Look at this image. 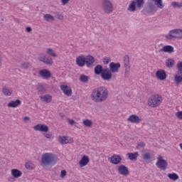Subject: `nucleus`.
<instances>
[{
  "label": "nucleus",
  "mask_w": 182,
  "mask_h": 182,
  "mask_svg": "<svg viewBox=\"0 0 182 182\" xmlns=\"http://www.w3.org/2000/svg\"><path fill=\"white\" fill-rule=\"evenodd\" d=\"M109 91L107 88L103 86L95 88L91 93V99L95 103H102L107 100Z\"/></svg>",
  "instance_id": "obj_1"
},
{
  "label": "nucleus",
  "mask_w": 182,
  "mask_h": 182,
  "mask_svg": "<svg viewBox=\"0 0 182 182\" xmlns=\"http://www.w3.org/2000/svg\"><path fill=\"white\" fill-rule=\"evenodd\" d=\"M57 161L58 156L52 153H46L41 156L42 166H54Z\"/></svg>",
  "instance_id": "obj_2"
},
{
  "label": "nucleus",
  "mask_w": 182,
  "mask_h": 182,
  "mask_svg": "<svg viewBox=\"0 0 182 182\" xmlns=\"http://www.w3.org/2000/svg\"><path fill=\"white\" fill-rule=\"evenodd\" d=\"M163 97L160 95H154L149 98L148 105L151 107H157L161 105Z\"/></svg>",
  "instance_id": "obj_3"
},
{
  "label": "nucleus",
  "mask_w": 182,
  "mask_h": 182,
  "mask_svg": "<svg viewBox=\"0 0 182 182\" xmlns=\"http://www.w3.org/2000/svg\"><path fill=\"white\" fill-rule=\"evenodd\" d=\"M136 8H138V9H141V8H143V5H144V0L132 1L128 7V11L130 12H136Z\"/></svg>",
  "instance_id": "obj_4"
},
{
  "label": "nucleus",
  "mask_w": 182,
  "mask_h": 182,
  "mask_svg": "<svg viewBox=\"0 0 182 182\" xmlns=\"http://www.w3.org/2000/svg\"><path fill=\"white\" fill-rule=\"evenodd\" d=\"M156 167H158V168H160V170L166 171V170H167L168 163L166 159H163V156H161V155H159L157 158V162L156 164Z\"/></svg>",
  "instance_id": "obj_5"
},
{
  "label": "nucleus",
  "mask_w": 182,
  "mask_h": 182,
  "mask_svg": "<svg viewBox=\"0 0 182 182\" xmlns=\"http://www.w3.org/2000/svg\"><path fill=\"white\" fill-rule=\"evenodd\" d=\"M102 9L105 14H112L113 12V4H112V1L104 0L102 1Z\"/></svg>",
  "instance_id": "obj_6"
},
{
  "label": "nucleus",
  "mask_w": 182,
  "mask_h": 182,
  "mask_svg": "<svg viewBox=\"0 0 182 182\" xmlns=\"http://www.w3.org/2000/svg\"><path fill=\"white\" fill-rule=\"evenodd\" d=\"M176 35H180V29H173L169 31V33L165 36L166 39L171 41V39H178V36Z\"/></svg>",
  "instance_id": "obj_7"
},
{
  "label": "nucleus",
  "mask_w": 182,
  "mask_h": 182,
  "mask_svg": "<svg viewBox=\"0 0 182 182\" xmlns=\"http://www.w3.org/2000/svg\"><path fill=\"white\" fill-rule=\"evenodd\" d=\"M146 12L149 14V15H154V14L157 12L156 4L149 2L146 8Z\"/></svg>",
  "instance_id": "obj_8"
},
{
  "label": "nucleus",
  "mask_w": 182,
  "mask_h": 182,
  "mask_svg": "<svg viewBox=\"0 0 182 182\" xmlns=\"http://www.w3.org/2000/svg\"><path fill=\"white\" fill-rule=\"evenodd\" d=\"M40 62H43L45 65H53V60L50 57H46L44 54H41L38 57Z\"/></svg>",
  "instance_id": "obj_9"
},
{
  "label": "nucleus",
  "mask_w": 182,
  "mask_h": 182,
  "mask_svg": "<svg viewBox=\"0 0 182 182\" xmlns=\"http://www.w3.org/2000/svg\"><path fill=\"white\" fill-rule=\"evenodd\" d=\"M112 77L113 74H112L109 68H105L103 73L101 75L102 79H103V80H107V82H109Z\"/></svg>",
  "instance_id": "obj_10"
},
{
  "label": "nucleus",
  "mask_w": 182,
  "mask_h": 182,
  "mask_svg": "<svg viewBox=\"0 0 182 182\" xmlns=\"http://www.w3.org/2000/svg\"><path fill=\"white\" fill-rule=\"evenodd\" d=\"M33 129L36 130V132H43L44 133L49 132V127L43 124H38L37 125L34 126Z\"/></svg>",
  "instance_id": "obj_11"
},
{
  "label": "nucleus",
  "mask_w": 182,
  "mask_h": 182,
  "mask_svg": "<svg viewBox=\"0 0 182 182\" xmlns=\"http://www.w3.org/2000/svg\"><path fill=\"white\" fill-rule=\"evenodd\" d=\"M109 70L112 73H117L119 72V69H120V63H110L109 65Z\"/></svg>",
  "instance_id": "obj_12"
},
{
  "label": "nucleus",
  "mask_w": 182,
  "mask_h": 182,
  "mask_svg": "<svg viewBox=\"0 0 182 182\" xmlns=\"http://www.w3.org/2000/svg\"><path fill=\"white\" fill-rule=\"evenodd\" d=\"M118 173L119 174H121L122 176H129V168L124 165H120L118 167Z\"/></svg>",
  "instance_id": "obj_13"
},
{
  "label": "nucleus",
  "mask_w": 182,
  "mask_h": 182,
  "mask_svg": "<svg viewBox=\"0 0 182 182\" xmlns=\"http://www.w3.org/2000/svg\"><path fill=\"white\" fill-rule=\"evenodd\" d=\"M96 60L95 59V57L92 55H87L85 57V65L87 68H93V63Z\"/></svg>",
  "instance_id": "obj_14"
},
{
  "label": "nucleus",
  "mask_w": 182,
  "mask_h": 182,
  "mask_svg": "<svg viewBox=\"0 0 182 182\" xmlns=\"http://www.w3.org/2000/svg\"><path fill=\"white\" fill-rule=\"evenodd\" d=\"M156 77L159 80H166L167 78V74L164 70H159L156 73Z\"/></svg>",
  "instance_id": "obj_15"
},
{
  "label": "nucleus",
  "mask_w": 182,
  "mask_h": 182,
  "mask_svg": "<svg viewBox=\"0 0 182 182\" xmlns=\"http://www.w3.org/2000/svg\"><path fill=\"white\" fill-rule=\"evenodd\" d=\"M127 122L130 123H135V124H139L141 122V119L136 114H132L127 118Z\"/></svg>",
  "instance_id": "obj_16"
},
{
  "label": "nucleus",
  "mask_w": 182,
  "mask_h": 182,
  "mask_svg": "<svg viewBox=\"0 0 182 182\" xmlns=\"http://www.w3.org/2000/svg\"><path fill=\"white\" fill-rule=\"evenodd\" d=\"M39 75L43 79H50L52 74H50V71L46 69H43L39 71Z\"/></svg>",
  "instance_id": "obj_17"
},
{
  "label": "nucleus",
  "mask_w": 182,
  "mask_h": 182,
  "mask_svg": "<svg viewBox=\"0 0 182 182\" xmlns=\"http://www.w3.org/2000/svg\"><path fill=\"white\" fill-rule=\"evenodd\" d=\"M86 62V57L84 55H80L76 58V63L80 68H83L85 66Z\"/></svg>",
  "instance_id": "obj_18"
},
{
  "label": "nucleus",
  "mask_w": 182,
  "mask_h": 182,
  "mask_svg": "<svg viewBox=\"0 0 182 182\" xmlns=\"http://www.w3.org/2000/svg\"><path fill=\"white\" fill-rule=\"evenodd\" d=\"M122 162V157L120 155H116L114 154L111 158H110V163L112 164H120Z\"/></svg>",
  "instance_id": "obj_19"
},
{
  "label": "nucleus",
  "mask_w": 182,
  "mask_h": 182,
  "mask_svg": "<svg viewBox=\"0 0 182 182\" xmlns=\"http://www.w3.org/2000/svg\"><path fill=\"white\" fill-rule=\"evenodd\" d=\"M60 89L65 96H72V89L68 85H61Z\"/></svg>",
  "instance_id": "obj_20"
},
{
  "label": "nucleus",
  "mask_w": 182,
  "mask_h": 182,
  "mask_svg": "<svg viewBox=\"0 0 182 182\" xmlns=\"http://www.w3.org/2000/svg\"><path fill=\"white\" fill-rule=\"evenodd\" d=\"M160 52H164L165 53H174V47L172 46L168 45L164 46L161 50Z\"/></svg>",
  "instance_id": "obj_21"
},
{
  "label": "nucleus",
  "mask_w": 182,
  "mask_h": 182,
  "mask_svg": "<svg viewBox=\"0 0 182 182\" xmlns=\"http://www.w3.org/2000/svg\"><path fill=\"white\" fill-rule=\"evenodd\" d=\"M90 159L89 156H83L80 161V167H85V166H87V164L89 163Z\"/></svg>",
  "instance_id": "obj_22"
},
{
  "label": "nucleus",
  "mask_w": 182,
  "mask_h": 182,
  "mask_svg": "<svg viewBox=\"0 0 182 182\" xmlns=\"http://www.w3.org/2000/svg\"><path fill=\"white\" fill-rule=\"evenodd\" d=\"M22 105V101L20 100H16V101H11L8 105V107H18Z\"/></svg>",
  "instance_id": "obj_23"
},
{
  "label": "nucleus",
  "mask_w": 182,
  "mask_h": 182,
  "mask_svg": "<svg viewBox=\"0 0 182 182\" xmlns=\"http://www.w3.org/2000/svg\"><path fill=\"white\" fill-rule=\"evenodd\" d=\"M104 71L105 68H103V66H102V65H97L94 68V72L95 75H102Z\"/></svg>",
  "instance_id": "obj_24"
},
{
  "label": "nucleus",
  "mask_w": 182,
  "mask_h": 182,
  "mask_svg": "<svg viewBox=\"0 0 182 182\" xmlns=\"http://www.w3.org/2000/svg\"><path fill=\"white\" fill-rule=\"evenodd\" d=\"M11 174L14 178H19L22 176V172L18 169H12Z\"/></svg>",
  "instance_id": "obj_25"
},
{
  "label": "nucleus",
  "mask_w": 182,
  "mask_h": 182,
  "mask_svg": "<svg viewBox=\"0 0 182 182\" xmlns=\"http://www.w3.org/2000/svg\"><path fill=\"white\" fill-rule=\"evenodd\" d=\"M127 156L129 159V160H137V158L139 157V152H134V153H128L127 154Z\"/></svg>",
  "instance_id": "obj_26"
},
{
  "label": "nucleus",
  "mask_w": 182,
  "mask_h": 182,
  "mask_svg": "<svg viewBox=\"0 0 182 182\" xmlns=\"http://www.w3.org/2000/svg\"><path fill=\"white\" fill-rule=\"evenodd\" d=\"M41 100L46 103H50L52 102V96L49 95H43L41 97Z\"/></svg>",
  "instance_id": "obj_27"
},
{
  "label": "nucleus",
  "mask_w": 182,
  "mask_h": 182,
  "mask_svg": "<svg viewBox=\"0 0 182 182\" xmlns=\"http://www.w3.org/2000/svg\"><path fill=\"white\" fill-rule=\"evenodd\" d=\"M152 2H154L155 6H156L157 8L159 9H163L164 8V4H163V0H151Z\"/></svg>",
  "instance_id": "obj_28"
},
{
  "label": "nucleus",
  "mask_w": 182,
  "mask_h": 182,
  "mask_svg": "<svg viewBox=\"0 0 182 182\" xmlns=\"http://www.w3.org/2000/svg\"><path fill=\"white\" fill-rule=\"evenodd\" d=\"M165 63L166 68H168L169 69L174 67V60L173 58L166 60Z\"/></svg>",
  "instance_id": "obj_29"
},
{
  "label": "nucleus",
  "mask_w": 182,
  "mask_h": 182,
  "mask_svg": "<svg viewBox=\"0 0 182 182\" xmlns=\"http://www.w3.org/2000/svg\"><path fill=\"white\" fill-rule=\"evenodd\" d=\"M58 141L61 144H68V143H69V139H68V137L66 136H59Z\"/></svg>",
  "instance_id": "obj_30"
},
{
  "label": "nucleus",
  "mask_w": 182,
  "mask_h": 182,
  "mask_svg": "<svg viewBox=\"0 0 182 182\" xmlns=\"http://www.w3.org/2000/svg\"><path fill=\"white\" fill-rule=\"evenodd\" d=\"M46 53L53 58H58V55H56V53L52 48H46Z\"/></svg>",
  "instance_id": "obj_31"
},
{
  "label": "nucleus",
  "mask_w": 182,
  "mask_h": 182,
  "mask_svg": "<svg viewBox=\"0 0 182 182\" xmlns=\"http://www.w3.org/2000/svg\"><path fill=\"white\" fill-rule=\"evenodd\" d=\"M124 68H130V58L129 55H125L124 58Z\"/></svg>",
  "instance_id": "obj_32"
},
{
  "label": "nucleus",
  "mask_w": 182,
  "mask_h": 182,
  "mask_svg": "<svg viewBox=\"0 0 182 182\" xmlns=\"http://www.w3.org/2000/svg\"><path fill=\"white\" fill-rule=\"evenodd\" d=\"M168 178H170V180H172L173 181H176L179 178L178 175H177V173H168Z\"/></svg>",
  "instance_id": "obj_33"
},
{
  "label": "nucleus",
  "mask_w": 182,
  "mask_h": 182,
  "mask_svg": "<svg viewBox=\"0 0 182 182\" xmlns=\"http://www.w3.org/2000/svg\"><path fill=\"white\" fill-rule=\"evenodd\" d=\"M43 18H44V21H46V22H50V21H55V18L53 17V16L48 14L44 15Z\"/></svg>",
  "instance_id": "obj_34"
},
{
  "label": "nucleus",
  "mask_w": 182,
  "mask_h": 182,
  "mask_svg": "<svg viewBox=\"0 0 182 182\" xmlns=\"http://www.w3.org/2000/svg\"><path fill=\"white\" fill-rule=\"evenodd\" d=\"M80 80L82 82V83H87V82H89V76L81 75L80 76Z\"/></svg>",
  "instance_id": "obj_35"
},
{
  "label": "nucleus",
  "mask_w": 182,
  "mask_h": 182,
  "mask_svg": "<svg viewBox=\"0 0 182 182\" xmlns=\"http://www.w3.org/2000/svg\"><path fill=\"white\" fill-rule=\"evenodd\" d=\"M142 159L143 160L147 161V160H151V154L149 152H145L144 154H142Z\"/></svg>",
  "instance_id": "obj_36"
},
{
  "label": "nucleus",
  "mask_w": 182,
  "mask_h": 182,
  "mask_svg": "<svg viewBox=\"0 0 182 182\" xmlns=\"http://www.w3.org/2000/svg\"><path fill=\"white\" fill-rule=\"evenodd\" d=\"M82 123L85 127H92L93 125V122L90 119H85L82 122Z\"/></svg>",
  "instance_id": "obj_37"
},
{
  "label": "nucleus",
  "mask_w": 182,
  "mask_h": 182,
  "mask_svg": "<svg viewBox=\"0 0 182 182\" xmlns=\"http://www.w3.org/2000/svg\"><path fill=\"white\" fill-rule=\"evenodd\" d=\"M176 69L178 75H182V61L177 63Z\"/></svg>",
  "instance_id": "obj_38"
},
{
  "label": "nucleus",
  "mask_w": 182,
  "mask_h": 182,
  "mask_svg": "<svg viewBox=\"0 0 182 182\" xmlns=\"http://www.w3.org/2000/svg\"><path fill=\"white\" fill-rule=\"evenodd\" d=\"M175 82L176 83H181L182 82V74H176L175 75Z\"/></svg>",
  "instance_id": "obj_39"
},
{
  "label": "nucleus",
  "mask_w": 182,
  "mask_h": 182,
  "mask_svg": "<svg viewBox=\"0 0 182 182\" xmlns=\"http://www.w3.org/2000/svg\"><path fill=\"white\" fill-rule=\"evenodd\" d=\"M26 168H27V170H33L35 165H33L32 162H27L26 163Z\"/></svg>",
  "instance_id": "obj_40"
},
{
  "label": "nucleus",
  "mask_w": 182,
  "mask_h": 182,
  "mask_svg": "<svg viewBox=\"0 0 182 182\" xmlns=\"http://www.w3.org/2000/svg\"><path fill=\"white\" fill-rule=\"evenodd\" d=\"M124 77H126L127 79H128V77H130V67L125 68Z\"/></svg>",
  "instance_id": "obj_41"
},
{
  "label": "nucleus",
  "mask_w": 182,
  "mask_h": 182,
  "mask_svg": "<svg viewBox=\"0 0 182 182\" xmlns=\"http://www.w3.org/2000/svg\"><path fill=\"white\" fill-rule=\"evenodd\" d=\"M171 5H172L173 8H181L182 7L181 3H178V2H176V1L172 2Z\"/></svg>",
  "instance_id": "obj_42"
},
{
  "label": "nucleus",
  "mask_w": 182,
  "mask_h": 182,
  "mask_svg": "<svg viewBox=\"0 0 182 182\" xmlns=\"http://www.w3.org/2000/svg\"><path fill=\"white\" fill-rule=\"evenodd\" d=\"M22 69H29L31 68V64L29 63H23L21 64Z\"/></svg>",
  "instance_id": "obj_43"
},
{
  "label": "nucleus",
  "mask_w": 182,
  "mask_h": 182,
  "mask_svg": "<svg viewBox=\"0 0 182 182\" xmlns=\"http://www.w3.org/2000/svg\"><path fill=\"white\" fill-rule=\"evenodd\" d=\"M146 146V143L141 141L137 144V149H144Z\"/></svg>",
  "instance_id": "obj_44"
},
{
  "label": "nucleus",
  "mask_w": 182,
  "mask_h": 182,
  "mask_svg": "<svg viewBox=\"0 0 182 182\" xmlns=\"http://www.w3.org/2000/svg\"><path fill=\"white\" fill-rule=\"evenodd\" d=\"M3 93L6 95V96H11V91L6 88L3 89Z\"/></svg>",
  "instance_id": "obj_45"
},
{
  "label": "nucleus",
  "mask_w": 182,
  "mask_h": 182,
  "mask_svg": "<svg viewBox=\"0 0 182 182\" xmlns=\"http://www.w3.org/2000/svg\"><path fill=\"white\" fill-rule=\"evenodd\" d=\"M176 116L178 119L182 120V111H178V112H176Z\"/></svg>",
  "instance_id": "obj_46"
},
{
  "label": "nucleus",
  "mask_w": 182,
  "mask_h": 182,
  "mask_svg": "<svg viewBox=\"0 0 182 182\" xmlns=\"http://www.w3.org/2000/svg\"><path fill=\"white\" fill-rule=\"evenodd\" d=\"M109 62H110V58H103V63L105 65H108Z\"/></svg>",
  "instance_id": "obj_47"
},
{
  "label": "nucleus",
  "mask_w": 182,
  "mask_h": 182,
  "mask_svg": "<svg viewBox=\"0 0 182 182\" xmlns=\"http://www.w3.org/2000/svg\"><path fill=\"white\" fill-rule=\"evenodd\" d=\"M43 136H45V137H46V139H51V138H52L51 134H46V133H44V134H43Z\"/></svg>",
  "instance_id": "obj_48"
},
{
  "label": "nucleus",
  "mask_w": 182,
  "mask_h": 182,
  "mask_svg": "<svg viewBox=\"0 0 182 182\" xmlns=\"http://www.w3.org/2000/svg\"><path fill=\"white\" fill-rule=\"evenodd\" d=\"M57 19H60L61 21L63 20V15L62 14H57L56 15Z\"/></svg>",
  "instance_id": "obj_49"
},
{
  "label": "nucleus",
  "mask_w": 182,
  "mask_h": 182,
  "mask_svg": "<svg viewBox=\"0 0 182 182\" xmlns=\"http://www.w3.org/2000/svg\"><path fill=\"white\" fill-rule=\"evenodd\" d=\"M68 122L69 124H71V125L75 124V120H73V119H68Z\"/></svg>",
  "instance_id": "obj_50"
},
{
  "label": "nucleus",
  "mask_w": 182,
  "mask_h": 182,
  "mask_svg": "<svg viewBox=\"0 0 182 182\" xmlns=\"http://www.w3.org/2000/svg\"><path fill=\"white\" fill-rule=\"evenodd\" d=\"M66 176V171L65 170L61 171L60 177H65Z\"/></svg>",
  "instance_id": "obj_51"
},
{
  "label": "nucleus",
  "mask_w": 182,
  "mask_h": 182,
  "mask_svg": "<svg viewBox=\"0 0 182 182\" xmlns=\"http://www.w3.org/2000/svg\"><path fill=\"white\" fill-rule=\"evenodd\" d=\"M63 5H66V4L69 3V0H61Z\"/></svg>",
  "instance_id": "obj_52"
},
{
  "label": "nucleus",
  "mask_w": 182,
  "mask_h": 182,
  "mask_svg": "<svg viewBox=\"0 0 182 182\" xmlns=\"http://www.w3.org/2000/svg\"><path fill=\"white\" fill-rule=\"evenodd\" d=\"M26 32H28V33L32 32V28H31V27H27V28H26Z\"/></svg>",
  "instance_id": "obj_53"
},
{
  "label": "nucleus",
  "mask_w": 182,
  "mask_h": 182,
  "mask_svg": "<svg viewBox=\"0 0 182 182\" xmlns=\"http://www.w3.org/2000/svg\"><path fill=\"white\" fill-rule=\"evenodd\" d=\"M181 35L178 36V39H182V29H179Z\"/></svg>",
  "instance_id": "obj_54"
},
{
  "label": "nucleus",
  "mask_w": 182,
  "mask_h": 182,
  "mask_svg": "<svg viewBox=\"0 0 182 182\" xmlns=\"http://www.w3.org/2000/svg\"><path fill=\"white\" fill-rule=\"evenodd\" d=\"M59 116H60L62 117V119H63V117H65V114L62 112H60Z\"/></svg>",
  "instance_id": "obj_55"
},
{
  "label": "nucleus",
  "mask_w": 182,
  "mask_h": 182,
  "mask_svg": "<svg viewBox=\"0 0 182 182\" xmlns=\"http://www.w3.org/2000/svg\"><path fill=\"white\" fill-rule=\"evenodd\" d=\"M2 66V57L0 55V67Z\"/></svg>",
  "instance_id": "obj_56"
},
{
  "label": "nucleus",
  "mask_w": 182,
  "mask_h": 182,
  "mask_svg": "<svg viewBox=\"0 0 182 182\" xmlns=\"http://www.w3.org/2000/svg\"><path fill=\"white\" fill-rule=\"evenodd\" d=\"M23 120H24L25 122H26V120H30V118H29L28 117H25L23 118Z\"/></svg>",
  "instance_id": "obj_57"
},
{
  "label": "nucleus",
  "mask_w": 182,
  "mask_h": 182,
  "mask_svg": "<svg viewBox=\"0 0 182 182\" xmlns=\"http://www.w3.org/2000/svg\"><path fill=\"white\" fill-rule=\"evenodd\" d=\"M41 92H45V90H41Z\"/></svg>",
  "instance_id": "obj_58"
},
{
  "label": "nucleus",
  "mask_w": 182,
  "mask_h": 182,
  "mask_svg": "<svg viewBox=\"0 0 182 182\" xmlns=\"http://www.w3.org/2000/svg\"><path fill=\"white\" fill-rule=\"evenodd\" d=\"M41 87H43L42 85H41Z\"/></svg>",
  "instance_id": "obj_59"
}]
</instances>
